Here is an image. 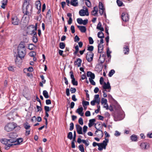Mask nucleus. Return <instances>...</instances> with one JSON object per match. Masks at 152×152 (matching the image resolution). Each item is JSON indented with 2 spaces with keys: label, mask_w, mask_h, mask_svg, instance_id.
Wrapping results in <instances>:
<instances>
[{
  "label": "nucleus",
  "mask_w": 152,
  "mask_h": 152,
  "mask_svg": "<svg viewBox=\"0 0 152 152\" xmlns=\"http://www.w3.org/2000/svg\"><path fill=\"white\" fill-rule=\"evenodd\" d=\"M95 121V120L94 119H90L88 123V126L91 127L93 126L94 124V122Z\"/></svg>",
  "instance_id": "24"
},
{
  "label": "nucleus",
  "mask_w": 152,
  "mask_h": 152,
  "mask_svg": "<svg viewBox=\"0 0 152 152\" xmlns=\"http://www.w3.org/2000/svg\"><path fill=\"white\" fill-rule=\"evenodd\" d=\"M29 1L30 0H24V1L23 4V7H24L27 4H29Z\"/></svg>",
  "instance_id": "61"
},
{
  "label": "nucleus",
  "mask_w": 152,
  "mask_h": 152,
  "mask_svg": "<svg viewBox=\"0 0 152 152\" xmlns=\"http://www.w3.org/2000/svg\"><path fill=\"white\" fill-rule=\"evenodd\" d=\"M88 40L90 44H92L94 43L93 40L91 37H88Z\"/></svg>",
  "instance_id": "49"
},
{
  "label": "nucleus",
  "mask_w": 152,
  "mask_h": 152,
  "mask_svg": "<svg viewBox=\"0 0 152 152\" xmlns=\"http://www.w3.org/2000/svg\"><path fill=\"white\" fill-rule=\"evenodd\" d=\"M65 45L64 43L63 42H60L59 44V47L61 49H63L65 47Z\"/></svg>",
  "instance_id": "34"
},
{
  "label": "nucleus",
  "mask_w": 152,
  "mask_h": 152,
  "mask_svg": "<svg viewBox=\"0 0 152 152\" xmlns=\"http://www.w3.org/2000/svg\"><path fill=\"white\" fill-rule=\"evenodd\" d=\"M16 126V124L13 122L9 123L5 126L4 129L7 132H10L12 131Z\"/></svg>",
  "instance_id": "3"
},
{
  "label": "nucleus",
  "mask_w": 152,
  "mask_h": 152,
  "mask_svg": "<svg viewBox=\"0 0 152 152\" xmlns=\"http://www.w3.org/2000/svg\"><path fill=\"white\" fill-rule=\"evenodd\" d=\"M117 3L119 7L122 6L123 4V2L119 0H117Z\"/></svg>",
  "instance_id": "51"
},
{
  "label": "nucleus",
  "mask_w": 152,
  "mask_h": 152,
  "mask_svg": "<svg viewBox=\"0 0 152 152\" xmlns=\"http://www.w3.org/2000/svg\"><path fill=\"white\" fill-rule=\"evenodd\" d=\"M83 108L82 107L78 108L76 110V112L77 113L81 116H83L84 113L83 111Z\"/></svg>",
  "instance_id": "14"
},
{
  "label": "nucleus",
  "mask_w": 152,
  "mask_h": 152,
  "mask_svg": "<svg viewBox=\"0 0 152 152\" xmlns=\"http://www.w3.org/2000/svg\"><path fill=\"white\" fill-rule=\"evenodd\" d=\"M78 123L80 124L81 125H83V120L82 118H79L78 120Z\"/></svg>",
  "instance_id": "50"
},
{
  "label": "nucleus",
  "mask_w": 152,
  "mask_h": 152,
  "mask_svg": "<svg viewBox=\"0 0 152 152\" xmlns=\"http://www.w3.org/2000/svg\"><path fill=\"white\" fill-rule=\"evenodd\" d=\"M70 91L72 94L75 93L76 91V88H71L70 89Z\"/></svg>",
  "instance_id": "56"
},
{
  "label": "nucleus",
  "mask_w": 152,
  "mask_h": 152,
  "mask_svg": "<svg viewBox=\"0 0 152 152\" xmlns=\"http://www.w3.org/2000/svg\"><path fill=\"white\" fill-rule=\"evenodd\" d=\"M24 126L26 130L28 129L30 127V125L27 122L24 124Z\"/></svg>",
  "instance_id": "33"
},
{
  "label": "nucleus",
  "mask_w": 152,
  "mask_h": 152,
  "mask_svg": "<svg viewBox=\"0 0 152 152\" xmlns=\"http://www.w3.org/2000/svg\"><path fill=\"white\" fill-rule=\"evenodd\" d=\"M98 12V8L97 7H95L93 8V10L91 12V14L94 16H96Z\"/></svg>",
  "instance_id": "16"
},
{
  "label": "nucleus",
  "mask_w": 152,
  "mask_h": 152,
  "mask_svg": "<svg viewBox=\"0 0 152 152\" xmlns=\"http://www.w3.org/2000/svg\"><path fill=\"white\" fill-rule=\"evenodd\" d=\"M18 54L19 57L23 58L26 53L25 46L24 43H20L18 47Z\"/></svg>",
  "instance_id": "2"
},
{
  "label": "nucleus",
  "mask_w": 152,
  "mask_h": 152,
  "mask_svg": "<svg viewBox=\"0 0 152 152\" xmlns=\"http://www.w3.org/2000/svg\"><path fill=\"white\" fill-rule=\"evenodd\" d=\"M82 62V60L80 58H78L77 59L75 62L76 65H77L78 67H80L81 66V64Z\"/></svg>",
  "instance_id": "20"
},
{
  "label": "nucleus",
  "mask_w": 152,
  "mask_h": 152,
  "mask_svg": "<svg viewBox=\"0 0 152 152\" xmlns=\"http://www.w3.org/2000/svg\"><path fill=\"white\" fill-rule=\"evenodd\" d=\"M35 45L32 44H29L28 46V48L30 50H33L34 48Z\"/></svg>",
  "instance_id": "39"
},
{
  "label": "nucleus",
  "mask_w": 152,
  "mask_h": 152,
  "mask_svg": "<svg viewBox=\"0 0 152 152\" xmlns=\"http://www.w3.org/2000/svg\"><path fill=\"white\" fill-rule=\"evenodd\" d=\"M85 115L86 116H89L91 115L90 112L89 111H86L85 113Z\"/></svg>",
  "instance_id": "62"
},
{
  "label": "nucleus",
  "mask_w": 152,
  "mask_h": 152,
  "mask_svg": "<svg viewBox=\"0 0 152 152\" xmlns=\"http://www.w3.org/2000/svg\"><path fill=\"white\" fill-rule=\"evenodd\" d=\"M95 128L97 129V130L95 132V133L96 134V133H97L98 132H99V134L98 135L99 137H102L104 135V134L101 129V127L100 128H97V127L95 126Z\"/></svg>",
  "instance_id": "10"
},
{
  "label": "nucleus",
  "mask_w": 152,
  "mask_h": 152,
  "mask_svg": "<svg viewBox=\"0 0 152 152\" xmlns=\"http://www.w3.org/2000/svg\"><path fill=\"white\" fill-rule=\"evenodd\" d=\"M88 22V19H85L84 20H83L82 23V24H83L84 25H86Z\"/></svg>",
  "instance_id": "60"
},
{
  "label": "nucleus",
  "mask_w": 152,
  "mask_h": 152,
  "mask_svg": "<svg viewBox=\"0 0 152 152\" xmlns=\"http://www.w3.org/2000/svg\"><path fill=\"white\" fill-rule=\"evenodd\" d=\"M101 102L102 104H104L107 103V101L106 99L102 98L101 99Z\"/></svg>",
  "instance_id": "32"
},
{
  "label": "nucleus",
  "mask_w": 152,
  "mask_h": 152,
  "mask_svg": "<svg viewBox=\"0 0 152 152\" xmlns=\"http://www.w3.org/2000/svg\"><path fill=\"white\" fill-rule=\"evenodd\" d=\"M43 94L44 97L46 99L48 98L49 97L48 93L46 90L43 91Z\"/></svg>",
  "instance_id": "26"
},
{
  "label": "nucleus",
  "mask_w": 152,
  "mask_h": 152,
  "mask_svg": "<svg viewBox=\"0 0 152 152\" xmlns=\"http://www.w3.org/2000/svg\"><path fill=\"white\" fill-rule=\"evenodd\" d=\"M82 142L83 143L85 144V145L87 146H88L89 144V142H88V140H82Z\"/></svg>",
  "instance_id": "40"
},
{
  "label": "nucleus",
  "mask_w": 152,
  "mask_h": 152,
  "mask_svg": "<svg viewBox=\"0 0 152 152\" xmlns=\"http://www.w3.org/2000/svg\"><path fill=\"white\" fill-rule=\"evenodd\" d=\"M103 105H104L103 107L104 108H105L106 110H108V105L107 103L104 104Z\"/></svg>",
  "instance_id": "64"
},
{
  "label": "nucleus",
  "mask_w": 152,
  "mask_h": 152,
  "mask_svg": "<svg viewBox=\"0 0 152 152\" xmlns=\"http://www.w3.org/2000/svg\"><path fill=\"white\" fill-rule=\"evenodd\" d=\"M72 133L71 132H69L68 134L67 138L71 140L72 139Z\"/></svg>",
  "instance_id": "38"
},
{
  "label": "nucleus",
  "mask_w": 152,
  "mask_h": 152,
  "mask_svg": "<svg viewBox=\"0 0 152 152\" xmlns=\"http://www.w3.org/2000/svg\"><path fill=\"white\" fill-rule=\"evenodd\" d=\"M94 49V47L93 46H90L88 48L87 50L90 51H92Z\"/></svg>",
  "instance_id": "58"
},
{
  "label": "nucleus",
  "mask_w": 152,
  "mask_h": 152,
  "mask_svg": "<svg viewBox=\"0 0 152 152\" xmlns=\"http://www.w3.org/2000/svg\"><path fill=\"white\" fill-rule=\"evenodd\" d=\"M26 6V8L25 9L23 10V11L24 10L25 11V12H27L28 13H29V12L30 11H31V10L32 9V6L29 4V3L27 4L25 6Z\"/></svg>",
  "instance_id": "11"
},
{
  "label": "nucleus",
  "mask_w": 152,
  "mask_h": 152,
  "mask_svg": "<svg viewBox=\"0 0 152 152\" xmlns=\"http://www.w3.org/2000/svg\"><path fill=\"white\" fill-rule=\"evenodd\" d=\"M19 22V20L16 16H14L12 18V23L14 25H18Z\"/></svg>",
  "instance_id": "7"
},
{
  "label": "nucleus",
  "mask_w": 152,
  "mask_h": 152,
  "mask_svg": "<svg viewBox=\"0 0 152 152\" xmlns=\"http://www.w3.org/2000/svg\"><path fill=\"white\" fill-rule=\"evenodd\" d=\"M72 84L74 86H77L78 85L77 81L75 80V79H74L72 80Z\"/></svg>",
  "instance_id": "37"
},
{
  "label": "nucleus",
  "mask_w": 152,
  "mask_h": 152,
  "mask_svg": "<svg viewBox=\"0 0 152 152\" xmlns=\"http://www.w3.org/2000/svg\"><path fill=\"white\" fill-rule=\"evenodd\" d=\"M83 106L84 108H85V106L89 105V102L86 101H83L82 102Z\"/></svg>",
  "instance_id": "30"
},
{
  "label": "nucleus",
  "mask_w": 152,
  "mask_h": 152,
  "mask_svg": "<svg viewBox=\"0 0 152 152\" xmlns=\"http://www.w3.org/2000/svg\"><path fill=\"white\" fill-rule=\"evenodd\" d=\"M30 56L34 57L36 55V53L34 51H31L29 53Z\"/></svg>",
  "instance_id": "41"
},
{
  "label": "nucleus",
  "mask_w": 152,
  "mask_h": 152,
  "mask_svg": "<svg viewBox=\"0 0 152 152\" xmlns=\"http://www.w3.org/2000/svg\"><path fill=\"white\" fill-rule=\"evenodd\" d=\"M35 5L37 9H41V3L39 1H37L35 3Z\"/></svg>",
  "instance_id": "25"
},
{
  "label": "nucleus",
  "mask_w": 152,
  "mask_h": 152,
  "mask_svg": "<svg viewBox=\"0 0 152 152\" xmlns=\"http://www.w3.org/2000/svg\"><path fill=\"white\" fill-rule=\"evenodd\" d=\"M78 148L81 152H85L84 148L83 145H79L78 146Z\"/></svg>",
  "instance_id": "29"
},
{
  "label": "nucleus",
  "mask_w": 152,
  "mask_h": 152,
  "mask_svg": "<svg viewBox=\"0 0 152 152\" xmlns=\"http://www.w3.org/2000/svg\"><path fill=\"white\" fill-rule=\"evenodd\" d=\"M69 130L70 131L74 129V124L73 123H71L70 124Z\"/></svg>",
  "instance_id": "59"
},
{
  "label": "nucleus",
  "mask_w": 152,
  "mask_h": 152,
  "mask_svg": "<svg viewBox=\"0 0 152 152\" xmlns=\"http://www.w3.org/2000/svg\"><path fill=\"white\" fill-rule=\"evenodd\" d=\"M121 134V133L118 131H115V136L118 137Z\"/></svg>",
  "instance_id": "63"
},
{
  "label": "nucleus",
  "mask_w": 152,
  "mask_h": 152,
  "mask_svg": "<svg viewBox=\"0 0 152 152\" xmlns=\"http://www.w3.org/2000/svg\"><path fill=\"white\" fill-rule=\"evenodd\" d=\"M99 9H104L103 4L101 2H99Z\"/></svg>",
  "instance_id": "42"
},
{
  "label": "nucleus",
  "mask_w": 152,
  "mask_h": 152,
  "mask_svg": "<svg viewBox=\"0 0 152 152\" xmlns=\"http://www.w3.org/2000/svg\"><path fill=\"white\" fill-rule=\"evenodd\" d=\"M70 29L72 33L73 34L74 33L75 31L74 26L73 25L71 26Z\"/></svg>",
  "instance_id": "57"
},
{
  "label": "nucleus",
  "mask_w": 152,
  "mask_h": 152,
  "mask_svg": "<svg viewBox=\"0 0 152 152\" xmlns=\"http://www.w3.org/2000/svg\"><path fill=\"white\" fill-rule=\"evenodd\" d=\"M94 100L95 101L100 100L99 95V94H96L94 96Z\"/></svg>",
  "instance_id": "43"
},
{
  "label": "nucleus",
  "mask_w": 152,
  "mask_h": 152,
  "mask_svg": "<svg viewBox=\"0 0 152 152\" xmlns=\"http://www.w3.org/2000/svg\"><path fill=\"white\" fill-rule=\"evenodd\" d=\"M22 58H20L19 56H16V58L15 59V63L17 64H18V62H19V61H20V60H21V59Z\"/></svg>",
  "instance_id": "31"
},
{
  "label": "nucleus",
  "mask_w": 152,
  "mask_h": 152,
  "mask_svg": "<svg viewBox=\"0 0 152 152\" xmlns=\"http://www.w3.org/2000/svg\"><path fill=\"white\" fill-rule=\"evenodd\" d=\"M44 109L45 112H48L50 110L49 107L48 106H45L44 107Z\"/></svg>",
  "instance_id": "54"
},
{
  "label": "nucleus",
  "mask_w": 152,
  "mask_h": 152,
  "mask_svg": "<svg viewBox=\"0 0 152 152\" xmlns=\"http://www.w3.org/2000/svg\"><path fill=\"white\" fill-rule=\"evenodd\" d=\"M98 146V150L100 151H102L103 150V148L105 149L106 148V147H105L104 145H103L101 143H99Z\"/></svg>",
  "instance_id": "22"
},
{
  "label": "nucleus",
  "mask_w": 152,
  "mask_h": 152,
  "mask_svg": "<svg viewBox=\"0 0 152 152\" xmlns=\"http://www.w3.org/2000/svg\"><path fill=\"white\" fill-rule=\"evenodd\" d=\"M98 53H101L102 52L103 49V45L101 44H99L98 46Z\"/></svg>",
  "instance_id": "17"
},
{
  "label": "nucleus",
  "mask_w": 152,
  "mask_h": 152,
  "mask_svg": "<svg viewBox=\"0 0 152 152\" xmlns=\"http://www.w3.org/2000/svg\"><path fill=\"white\" fill-rule=\"evenodd\" d=\"M115 73V70L113 69L111 70L109 72L108 75L109 77H111Z\"/></svg>",
  "instance_id": "36"
},
{
  "label": "nucleus",
  "mask_w": 152,
  "mask_h": 152,
  "mask_svg": "<svg viewBox=\"0 0 152 152\" xmlns=\"http://www.w3.org/2000/svg\"><path fill=\"white\" fill-rule=\"evenodd\" d=\"M76 127L78 134H82L83 133L82 131V127L78 124L76 125Z\"/></svg>",
  "instance_id": "12"
},
{
  "label": "nucleus",
  "mask_w": 152,
  "mask_h": 152,
  "mask_svg": "<svg viewBox=\"0 0 152 152\" xmlns=\"http://www.w3.org/2000/svg\"><path fill=\"white\" fill-rule=\"evenodd\" d=\"M23 13H24V15L22 18V20L25 23H27L29 20V13L27 12H25L24 10Z\"/></svg>",
  "instance_id": "4"
},
{
  "label": "nucleus",
  "mask_w": 152,
  "mask_h": 152,
  "mask_svg": "<svg viewBox=\"0 0 152 152\" xmlns=\"http://www.w3.org/2000/svg\"><path fill=\"white\" fill-rule=\"evenodd\" d=\"M140 146L142 149H148L149 146L147 143L143 142L140 144Z\"/></svg>",
  "instance_id": "13"
},
{
  "label": "nucleus",
  "mask_w": 152,
  "mask_h": 152,
  "mask_svg": "<svg viewBox=\"0 0 152 152\" xmlns=\"http://www.w3.org/2000/svg\"><path fill=\"white\" fill-rule=\"evenodd\" d=\"M96 28L102 31H104V29L103 27H102V24L100 22H99L98 23L96 27Z\"/></svg>",
  "instance_id": "23"
},
{
  "label": "nucleus",
  "mask_w": 152,
  "mask_h": 152,
  "mask_svg": "<svg viewBox=\"0 0 152 152\" xmlns=\"http://www.w3.org/2000/svg\"><path fill=\"white\" fill-rule=\"evenodd\" d=\"M93 79L89 78V80L91 84L93 85L94 86L95 85L96 83L94 81V80H93Z\"/></svg>",
  "instance_id": "48"
},
{
  "label": "nucleus",
  "mask_w": 152,
  "mask_h": 152,
  "mask_svg": "<svg viewBox=\"0 0 152 152\" xmlns=\"http://www.w3.org/2000/svg\"><path fill=\"white\" fill-rule=\"evenodd\" d=\"M77 27L82 32L85 33L86 31V29L85 26H78Z\"/></svg>",
  "instance_id": "18"
},
{
  "label": "nucleus",
  "mask_w": 152,
  "mask_h": 152,
  "mask_svg": "<svg viewBox=\"0 0 152 152\" xmlns=\"http://www.w3.org/2000/svg\"><path fill=\"white\" fill-rule=\"evenodd\" d=\"M0 141L2 144L5 145V149L8 150L13 145L20 144L23 142V139L22 138L16 139L14 137H10V139L3 138L1 139Z\"/></svg>",
  "instance_id": "1"
},
{
  "label": "nucleus",
  "mask_w": 152,
  "mask_h": 152,
  "mask_svg": "<svg viewBox=\"0 0 152 152\" xmlns=\"http://www.w3.org/2000/svg\"><path fill=\"white\" fill-rule=\"evenodd\" d=\"M93 57L94 54L92 52H88L87 53L86 58L88 62H90L92 61Z\"/></svg>",
  "instance_id": "5"
},
{
  "label": "nucleus",
  "mask_w": 152,
  "mask_h": 152,
  "mask_svg": "<svg viewBox=\"0 0 152 152\" xmlns=\"http://www.w3.org/2000/svg\"><path fill=\"white\" fill-rule=\"evenodd\" d=\"M123 51L125 54H128L129 53V49L128 46L125 45L123 48Z\"/></svg>",
  "instance_id": "21"
},
{
  "label": "nucleus",
  "mask_w": 152,
  "mask_h": 152,
  "mask_svg": "<svg viewBox=\"0 0 152 152\" xmlns=\"http://www.w3.org/2000/svg\"><path fill=\"white\" fill-rule=\"evenodd\" d=\"M98 37L102 39L104 38V35L102 31H100L98 33Z\"/></svg>",
  "instance_id": "27"
},
{
  "label": "nucleus",
  "mask_w": 152,
  "mask_h": 152,
  "mask_svg": "<svg viewBox=\"0 0 152 152\" xmlns=\"http://www.w3.org/2000/svg\"><path fill=\"white\" fill-rule=\"evenodd\" d=\"M79 14L81 16H84L85 15L88 16L89 15V13L88 9H86L85 10L81 9L79 11Z\"/></svg>",
  "instance_id": "6"
},
{
  "label": "nucleus",
  "mask_w": 152,
  "mask_h": 152,
  "mask_svg": "<svg viewBox=\"0 0 152 152\" xmlns=\"http://www.w3.org/2000/svg\"><path fill=\"white\" fill-rule=\"evenodd\" d=\"M103 88L104 89H105L104 91H106V89H108L107 91L109 92L110 91L111 89V87L109 82H108L107 83L105 82L103 86Z\"/></svg>",
  "instance_id": "8"
},
{
  "label": "nucleus",
  "mask_w": 152,
  "mask_h": 152,
  "mask_svg": "<svg viewBox=\"0 0 152 152\" xmlns=\"http://www.w3.org/2000/svg\"><path fill=\"white\" fill-rule=\"evenodd\" d=\"M87 75L88 77H89V78L94 79L95 76L94 73H92L90 71H88L87 72Z\"/></svg>",
  "instance_id": "15"
},
{
  "label": "nucleus",
  "mask_w": 152,
  "mask_h": 152,
  "mask_svg": "<svg viewBox=\"0 0 152 152\" xmlns=\"http://www.w3.org/2000/svg\"><path fill=\"white\" fill-rule=\"evenodd\" d=\"M40 77L42 80V82L43 83H45L46 82V80L45 79L43 75H40Z\"/></svg>",
  "instance_id": "52"
},
{
  "label": "nucleus",
  "mask_w": 152,
  "mask_h": 152,
  "mask_svg": "<svg viewBox=\"0 0 152 152\" xmlns=\"http://www.w3.org/2000/svg\"><path fill=\"white\" fill-rule=\"evenodd\" d=\"M37 36H33L32 37L33 41L35 43H37L38 41L37 38Z\"/></svg>",
  "instance_id": "44"
},
{
  "label": "nucleus",
  "mask_w": 152,
  "mask_h": 152,
  "mask_svg": "<svg viewBox=\"0 0 152 152\" xmlns=\"http://www.w3.org/2000/svg\"><path fill=\"white\" fill-rule=\"evenodd\" d=\"M105 140L103 141L102 143H101L103 145H104L105 147H106L107 145V143L109 141V140L108 139L106 138L105 139Z\"/></svg>",
  "instance_id": "28"
},
{
  "label": "nucleus",
  "mask_w": 152,
  "mask_h": 152,
  "mask_svg": "<svg viewBox=\"0 0 152 152\" xmlns=\"http://www.w3.org/2000/svg\"><path fill=\"white\" fill-rule=\"evenodd\" d=\"M77 22L78 23L80 24H82L83 20L81 18H78L77 19Z\"/></svg>",
  "instance_id": "53"
},
{
  "label": "nucleus",
  "mask_w": 152,
  "mask_h": 152,
  "mask_svg": "<svg viewBox=\"0 0 152 152\" xmlns=\"http://www.w3.org/2000/svg\"><path fill=\"white\" fill-rule=\"evenodd\" d=\"M122 19L124 21L126 22L128 21L129 18L128 13L126 12H124L121 15Z\"/></svg>",
  "instance_id": "9"
},
{
  "label": "nucleus",
  "mask_w": 152,
  "mask_h": 152,
  "mask_svg": "<svg viewBox=\"0 0 152 152\" xmlns=\"http://www.w3.org/2000/svg\"><path fill=\"white\" fill-rule=\"evenodd\" d=\"M88 128V127L86 126H84L83 128V132L84 134H85L86 132L87 131V129Z\"/></svg>",
  "instance_id": "55"
},
{
  "label": "nucleus",
  "mask_w": 152,
  "mask_h": 152,
  "mask_svg": "<svg viewBox=\"0 0 152 152\" xmlns=\"http://www.w3.org/2000/svg\"><path fill=\"white\" fill-rule=\"evenodd\" d=\"M8 69L9 71H11L12 72H13L14 71V67L12 66H9L8 67Z\"/></svg>",
  "instance_id": "45"
},
{
  "label": "nucleus",
  "mask_w": 152,
  "mask_h": 152,
  "mask_svg": "<svg viewBox=\"0 0 152 152\" xmlns=\"http://www.w3.org/2000/svg\"><path fill=\"white\" fill-rule=\"evenodd\" d=\"M70 3L71 5L74 7H76L78 5L77 0H71Z\"/></svg>",
  "instance_id": "19"
},
{
  "label": "nucleus",
  "mask_w": 152,
  "mask_h": 152,
  "mask_svg": "<svg viewBox=\"0 0 152 152\" xmlns=\"http://www.w3.org/2000/svg\"><path fill=\"white\" fill-rule=\"evenodd\" d=\"M86 5L88 7H90L91 6V4L90 1H86L85 2Z\"/></svg>",
  "instance_id": "46"
},
{
  "label": "nucleus",
  "mask_w": 152,
  "mask_h": 152,
  "mask_svg": "<svg viewBox=\"0 0 152 152\" xmlns=\"http://www.w3.org/2000/svg\"><path fill=\"white\" fill-rule=\"evenodd\" d=\"M36 27H35L34 29L31 32V34L33 35V36H37V32L35 31L36 30Z\"/></svg>",
  "instance_id": "35"
},
{
  "label": "nucleus",
  "mask_w": 152,
  "mask_h": 152,
  "mask_svg": "<svg viewBox=\"0 0 152 152\" xmlns=\"http://www.w3.org/2000/svg\"><path fill=\"white\" fill-rule=\"evenodd\" d=\"M7 3V2L6 1H3L2 3L1 7L3 9H4L5 8V6L6 5Z\"/></svg>",
  "instance_id": "47"
}]
</instances>
